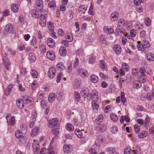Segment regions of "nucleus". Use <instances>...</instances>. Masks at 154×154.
Masks as SVG:
<instances>
[{
	"label": "nucleus",
	"mask_w": 154,
	"mask_h": 154,
	"mask_svg": "<svg viewBox=\"0 0 154 154\" xmlns=\"http://www.w3.org/2000/svg\"><path fill=\"white\" fill-rule=\"evenodd\" d=\"M58 122L57 118H53L49 121L48 127L50 128H55V127L59 128V124Z\"/></svg>",
	"instance_id": "nucleus-1"
},
{
	"label": "nucleus",
	"mask_w": 154,
	"mask_h": 154,
	"mask_svg": "<svg viewBox=\"0 0 154 154\" xmlns=\"http://www.w3.org/2000/svg\"><path fill=\"white\" fill-rule=\"evenodd\" d=\"M13 28V25L11 23H9L5 27L4 30V34L6 35H8L11 32Z\"/></svg>",
	"instance_id": "nucleus-2"
},
{
	"label": "nucleus",
	"mask_w": 154,
	"mask_h": 154,
	"mask_svg": "<svg viewBox=\"0 0 154 154\" xmlns=\"http://www.w3.org/2000/svg\"><path fill=\"white\" fill-rule=\"evenodd\" d=\"M56 72V70L55 68L51 67L48 72V75L50 78L52 79L55 77Z\"/></svg>",
	"instance_id": "nucleus-3"
},
{
	"label": "nucleus",
	"mask_w": 154,
	"mask_h": 154,
	"mask_svg": "<svg viewBox=\"0 0 154 154\" xmlns=\"http://www.w3.org/2000/svg\"><path fill=\"white\" fill-rule=\"evenodd\" d=\"M63 150L65 153H68L72 152L73 150V147L71 145L65 144L63 146Z\"/></svg>",
	"instance_id": "nucleus-4"
},
{
	"label": "nucleus",
	"mask_w": 154,
	"mask_h": 154,
	"mask_svg": "<svg viewBox=\"0 0 154 154\" xmlns=\"http://www.w3.org/2000/svg\"><path fill=\"white\" fill-rule=\"evenodd\" d=\"M46 55L48 58L51 60H53L55 59V54L52 51H48L47 52Z\"/></svg>",
	"instance_id": "nucleus-5"
},
{
	"label": "nucleus",
	"mask_w": 154,
	"mask_h": 154,
	"mask_svg": "<svg viewBox=\"0 0 154 154\" xmlns=\"http://www.w3.org/2000/svg\"><path fill=\"white\" fill-rule=\"evenodd\" d=\"M82 84L81 80L79 79H75L73 83V88L75 89H77L79 88Z\"/></svg>",
	"instance_id": "nucleus-6"
},
{
	"label": "nucleus",
	"mask_w": 154,
	"mask_h": 154,
	"mask_svg": "<svg viewBox=\"0 0 154 154\" xmlns=\"http://www.w3.org/2000/svg\"><path fill=\"white\" fill-rule=\"evenodd\" d=\"M46 21L45 16L41 14L40 16V24L42 27H45L46 25Z\"/></svg>",
	"instance_id": "nucleus-7"
},
{
	"label": "nucleus",
	"mask_w": 154,
	"mask_h": 154,
	"mask_svg": "<svg viewBox=\"0 0 154 154\" xmlns=\"http://www.w3.org/2000/svg\"><path fill=\"white\" fill-rule=\"evenodd\" d=\"M16 104L19 109H23L24 108V103L23 100L21 99H17L16 101Z\"/></svg>",
	"instance_id": "nucleus-8"
},
{
	"label": "nucleus",
	"mask_w": 154,
	"mask_h": 154,
	"mask_svg": "<svg viewBox=\"0 0 154 154\" xmlns=\"http://www.w3.org/2000/svg\"><path fill=\"white\" fill-rule=\"evenodd\" d=\"M80 75L82 77L85 78L88 76V73L86 70L83 69H80L79 70Z\"/></svg>",
	"instance_id": "nucleus-9"
},
{
	"label": "nucleus",
	"mask_w": 154,
	"mask_h": 154,
	"mask_svg": "<svg viewBox=\"0 0 154 154\" xmlns=\"http://www.w3.org/2000/svg\"><path fill=\"white\" fill-rule=\"evenodd\" d=\"M113 50L117 54H119L121 53V48L119 45H115L113 46Z\"/></svg>",
	"instance_id": "nucleus-10"
},
{
	"label": "nucleus",
	"mask_w": 154,
	"mask_h": 154,
	"mask_svg": "<svg viewBox=\"0 0 154 154\" xmlns=\"http://www.w3.org/2000/svg\"><path fill=\"white\" fill-rule=\"evenodd\" d=\"M119 14L117 12L112 13L110 16V19L112 21H116L118 18Z\"/></svg>",
	"instance_id": "nucleus-11"
},
{
	"label": "nucleus",
	"mask_w": 154,
	"mask_h": 154,
	"mask_svg": "<svg viewBox=\"0 0 154 154\" xmlns=\"http://www.w3.org/2000/svg\"><path fill=\"white\" fill-rule=\"evenodd\" d=\"M6 119L8 125H13L15 124L14 117H11L10 118H9V116L8 115L6 116Z\"/></svg>",
	"instance_id": "nucleus-12"
},
{
	"label": "nucleus",
	"mask_w": 154,
	"mask_h": 154,
	"mask_svg": "<svg viewBox=\"0 0 154 154\" xmlns=\"http://www.w3.org/2000/svg\"><path fill=\"white\" fill-rule=\"evenodd\" d=\"M87 10V8L84 5H80L78 9V11L80 14H84Z\"/></svg>",
	"instance_id": "nucleus-13"
},
{
	"label": "nucleus",
	"mask_w": 154,
	"mask_h": 154,
	"mask_svg": "<svg viewBox=\"0 0 154 154\" xmlns=\"http://www.w3.org/2000/svg\"><path fill=\"white\" fill-rule=\"evenodd\" d=\"M47 44L48 46L52 48L55 45V42L54 40L51 38H49L47 40Z\"/></svg>",
	"instance_id": "nucleus-14"
},
{
	"label": "nucleus",
	"mask_w": 154,
	"mask_h": 154,
	"mask_svg": "<svg viewBox=\"0 0 154 154\" xmlns=\"http://www.w3.org/2000/svg\"><path fill=\"white\" fill-rule=\"evenodd\" d=\"M125 31L126 30L124 28H119L117 27L116 30V33H117V35L119 34L122 36V35L125 34Z\"/></svg>",
	"instance_id": "nucleus-15"
},
{
	"label": "nucleus",
	"mask_w": 154,
	"mask_h": 154,
	"mask_svg": "<svg viewBox=\"0 0 154 154\" xmlns=\"http://www.w3.org/2000/svg\"><path fill=\"white\" fill-rule=\"evenodd\" d=\"M89 92V90L88 88L85 87H83L81 89V94L82 95L86 96Z\"/></svg>",
	"instance_id": "nucleus-16"
},
{
	"label": "nucleus",
	"mask_w": 154,
	"mask_h": 154,
	"mask_svg": "<svg viewBox=\"0 0 154 154\" xmlns=\"http://www.w3.org/2000/svg\"><path fill=\"white\" fill-rule=\"evenodd\" d=\"M59 53L62 56H65L66 53V47L63 46L61 47L59 50Z\"/></svg>",
	"instance_id": "nucleus-17"
},
{
	"label": "nucleus",
	"mask_w": 154,
	"mask_h": 154,
	"mask_svg": "<svg viewBox=\"0 0 154 154\" xmlns=\"http://www.w3.org/2000/svg\"><path fill=\"white\" fill-rule=\"evenodd\" d=\"M104 31L107 34L109 35L113 33L114 31L113 29L112 28H109L108 26H105L104 27Z\"/></svg>",
	"instance_id": "nucleus-18"
},
{
	"label": "nucleus",
	"mask_w": 154,
	"mask_h": 154,
	"mask_svg": "<svg viewBox=\"0 0 154 154\" xmlns=\"http://www.w3.org/2000/svg\"><path fill=\"white\" fill-rule=\"evenodd\" d=\"M146 58L149 61H153L154 60V54L152 53H148L147 55Z\"/></svg>",
	"instance_id": "nucleus-19"
},
{
	"label": "nucleus",
	"mask_w": 154,
	"mask_h": 154,
	"mask_svg": "<svg viewBox=\"0 0 154 154\" xmlns=\"http://www.w3.org/2000/svg\"><path fill=\"white\" fill-rule=\"evenodd\" d=\"M110 117L111 120L113 122H116L118 120L117 116L113 113L110 114Z\"/></svg>",
	"instance_id": "nucleus-20"
},
{
	"label": "nucleus",
	"mask_w": 154,
	"mask_h": 154,
	"mask_svg": "<svg viewBox=\"0 0 154 154\" xmlns=\"http://www.w3.org/2000/svg\"><path fill=\"white\" fill-rule=\"evenodd\" d=\"M150 46V44L149 43V42L147 41H143L141 43V46L142 48H143L144 49L145 48H147Z\"/></svg>",
	"instance_id": "nucleus-21"
},
{
	"label": "nucleus",
	"mask_w": 154,
	"mask_h": 154,
	"mask_svg": "<svg viewBox=\"0 0 154 154\" xmlns=\"http://www.w3.org/2000/svg\"><path fill=\"white\" fill-rule=\"evenodd\" d=\"M29 59L31 62H35L36 58L34 53H31L29 54Z\"/></svg>",
	"instance_id": "nucleus-22"
},
{
	"label": "nucleus",
	"mask_w": 154,
	"mask_h": 154,
	"mask_svg": "<svg viewBox=\"0 0 154 154\" xmlns=\"http://www.w3.org/2000/svg\"><path fill=\"white\" fill-rule=\"evenodd\" d=\"M99 65L100 68L103 70H105L106 69V65L105 62L103 60L99 61Z\"/></svg>",
	"instance_id": "nucleus-23"
},
{
	"label": "nucleus",
	"mask_w": 154,
	"mask_h": 154,
	"mask_svg": "<svg viewBox=\"0 0 154 154\" xmlns=\"http://www.w3.org/2000/svg\"><path fill=\"white\" fill-rule=\"evenodd\" d=\"M147 132L146 131H143L140 132L138 135V137L140 138H143L146 137Z\"/></svg>",
	"instance_id": "nucleus-24"
},
{
	"label": "nucleus",
	"mask_w": 154,
	"mask_h": 154,
	"mask_svg": "<svg viewBox=\"0 0 154 154\" xmlns=\"http://www.w3.org/2000/svg\"><path fill=\"white\" fill-rule=\"evenodd\" d=\"M91 80L92 82L96 83L98 81V78L95 75L93 74L91 76Z\"/></svg>",
	"instance_id": "nucleus-25"
},
{
	"label": "nucleus",
	"mask_w": 154,
	"mask_h": 154,
	"mask_svg": "<svg viewBox=\"0 0 154 154\" xmlns=\"http://www.w3.org/2000/svg\"><path fill=\"white\" fill-rule=\"evenodd\" d=\"M39 128L38 127H35L33 128L32 131L31 132V134L32 136H35L37 134V133L39 131Z\"/></svg>",
	"instance_id": "nucleus-26"
},
{
	"label": "nucleus",
	"mask_w": 154,
	"mask_h": 154,
	"mask_svg": "<svg viewBox=\"0 0 154 154\" xmlns=\"http://www.w3.org/2000/svg\"><path fill=\"white\" fill-rule=\"evenodd\" d=\"M106 127L105 125H101L99 127L97 128V130H98L99 132H103L106 130Z\"/></svg>",
	"instance_id": "nucleus-27"
},
{
	"label": "nucleus",
	"mask_w": 154,
	"mask_h": 154,
	"mask_svg": "<svg viewBox=\"0 0 154 154\" xmlns=\"http://www.w3.org/2000/svg\"><path fill=\"white\" fill-rule=\"evenodd\" d=\"M142 86L141 82L140 81H135L134 82V87L136 88H140Z\"/></svg>",
	"instance_id": "nucleus-28"
},
{
	"label": "nucleus",
	"mask_w": 154,
	"mask_h": 154,
	"mask_svg": "<svg viewBox=\"0 0 154 154\" xmlns=\"http://www.w3.org/2000/svg\"><path fill=\"white\" fill-rule=\"evenodd\" d=\"M74 133L79 138H81L82 137V132L79 129H76L75 130Z\"/></svg>",
	"instance_id": "nucleus-29"
},
{
	"label": "nucleus",
	"mask_w": 154,
	"mask_h": 154,
	"mask_svg": "<svg viewBox=\"0 0 154 154\" xmlns=\"http://www.w3.org/2000/svg\"><path fill=\"white\" fill-rule=\"evenodd\" d=\"M66 128L69 131H72L74 129L73 125L71 123H68L66 124Z\"/></svg>",
	"instance_id": "nucleus-30"
},
{
	"label": "nucleus",
	"mask_w": 154,
	"mask_h": 154,
	"mask_svg": "<svg viewBox=\"0 0 154 154\" xmlns=\"http://www.w3.org/2000/svg\"><path fill=\"white\" fill-rule=\"evenodd\" d=\"M39 48L40 52L42 54H44L46 52V48L45 45L43 44L40 45Z\"/></svg>",
	"instance_id": "nucleus-31"
},
{
	"label": "nucleus",
	"mask_w": 154,
	"mask_h": 154,
	"mask_svg": "<svg viewBox=\"0 0 154 154\" xmlns=\"http://www.w3.org/2000/svg\"><path fill=\"white\" fill-rule=\"evenodd\" d=\"M97 140L100 143H103L105 141L106 139L103 136H98Z\"/></svg>",
	"instance_id": "nucleus-32"
},
{
	"label": "nucleus",
	"mask_w": 154,
	"mask_h": 154,
	"mask_svg": "<svg viewBox=\"0 0 154 154\" xmlns=\"http://www.w3.org/2000/svg\"><path fill=\"white\" fill-rule=\"evenodd\" d=\"M57 67L62 71L65 69V67L63 62H60L57 65Z\"/></svg>",
	"instance_id": "nucleus-33"
},
{
	"label": "nucleus",
	"mask_w": 154,
	"mask_h": 154,
	"mask_svg": "<svg viewBox=\"0 0 154 154\" xmlns=\"http://www.w3.org/2000/svg\"><path fill=\"white\" fill-rule=\"evenodd\" d=\"M103 117L102 115H99L96 119V123L97 124H100L103 120Z\"/></svg>",
	"instance_id": "nucleus-34"
},
{
	"label": "nucleus",
	"mask_w": 154,
	"mask_h": 154,
	"mask_svg": "<svg viewBox=\"0 0 154 154\" xmlns=\"http://www.w3.org/2000/svg\"><path fill=\"white\" fill-rule=\"evenodd\" d=\"M55 94L52 93L49 94L48 97V101L50 103L52 102L55 98Z\"/></svg>",
	"instance_id": "nucleus-35"
},
{
	"label": "nucleus",
	"mask_w": 154,
	"mask_h": 154,
	"mask_svg": "<svg viewBox=\"0 0 154 154\" xmlns=\"http://www.w3.org/2000/svg\"><path fill=\"white\" fill-rule=\"evenodd\" d=\"M125 21L122 19H120L118 22V25L117 27L121 28L125 24Z\"/></svg>",
	"instance_id": "nucleus-36"
},
{
	"label": "nucleus",
	"mask_w": 154,
	"mask_h": 154,
	"mask_svg": "<svg viewBox=\"0 0 154 154\" xmlns=\"http://www.w3.org/2000/svg\"><path fill=\"white\" fill-rule=\"evenodd\" d=\"M11 10L14 12H17L18 11L17 5L16 4H12L11 6Z\"/></svg>",
	"instance_id": "nucleus-37"
},
{
	"label": "nucleus",
	"mask_w": 154,
	"mask_h": 154,
	"mask_svg": "<svg viewBox=\"0 0 154 154\" xmlns=\"http://www.w3.org/2000/svg\"><path fill=\"white\" fill-rule=\"evenodd\" d=\"M43 2L42 0H37L36 2V5L38 9H40L42 8L43 6Z\"/></svg>",
	"instance_id": "nucleus-38"
},
{
	"label": "nucleus",
	"mask_w": 154,
	"mask_h": 154,
	"mask_svg": "<svg viewBox=\"0 0 154 154\" xmlns=\"http://www.w3.org/2000/svg\"><path fill=\"white\" fill-rule=\"evenodd\" d=\"M49 8H52V9H54L55 8L56 6V4L54 1H52L50 2L48 5Z\"/></svg>",
	"instance_id": "nucleus-39"
},
{
	"label": "nucleus",
	"mask_w": 154,
	"mask_h": 154,
	"mask_svg": "<svg viewBox=\"0 0 154 154\" xmlns=\"http://www.w3.org/2000/svg\"><path fill=\"white\" fill-rule=\"evenodd\" d=\"M23 135V134L22 131H17L15 133L16 137L20 139L22 137Z\"/></svg>",
	"instance_id": "nucleus-40"
},
{
	"label": "nucleus",
	"mask_w": 154,
	"mask_h": 154,
	"mask_svg": "<svg viewBox=\"0 0 154 154\" xmlns=\"http://www.w3.org/2000/svg\"><path fill=\"white\" fill-rule=\"evenodd\" d=\"M31 74L32 77L34 78H37L38 76V72L35 70H32L31 71Z\"/></svg>",
	"instance_id": "nucleus-41"
},
{
	"label": "nucleus",
	"mask_w": 154,
	"mask_h": 154,
	"mask_svg": "<svg viewBox=\"0 0 154 154\" xmlns=\"http://www.w3.org/2000/svg\"><path fill=\"white\" fill-rule=\"evenodd\" d=\"M92 106L94 109H95L96 110H97L99 105L97 101H93L92 103Z\"/></svg>",
	"instance_id": "nucleus-42"
},
{
	"label": "nucleus",
	"mask_w": 154,
	"mask_h": 154,
	"mask_svg": "<svg viewBox=\"0 0 154 154\" xmlns=\"http://www.w3.org/2000/svg\"><path fill=\"white\" fill-rule=\"evenodd\" d=\"M122 68L125 71H128L129 69V66L126 63H123L122 64Z\"/></svg>",
	"instance_id": "nucleus-43"
},
{
	"label": "nucleus",
	"mask_w": 154,
	"mask_h": 154,
	"mask_svg": "<svg viewBox=\"0 0 154 154\" xmlns=\"http://www.w3.org/2000/svg\"><path fill=\"white\" fill-rule=\"evenodd\" d=\"M74 97L76 100L77 101H79L81 96L79 92L78 91L75 92Z\"/></svg>",
	"instance_id": "nucleus-44"
},
{
	"label": "nucleus",
	"mask_w": 154,
	"mask_h": 154,
	"mask_svg": "<svg viewBox=\"0 0 154 154\" xmlns=\"http://www.w3.org/2000/svg\"><path fill=\"white\" fill-rule=\"evenodd\" d=\"M66 39L68 40L69 42H72L73 40V38L72 35L71 34H68L66 37Z\"/></svg>",
	"instance_id": "nucleus-45"
},
{
	"label": "nucleus",
	"mask_w": 154,
	"mask_h": 154,
	"mask_svg": "<svg viewBox=\"0 0 154 154\" xmlns=\"http://www.w3.org/2000/svg\"><path fill=\"white\" fill-rule=\"evenodd\" d=\"M144 22L146 26H149L150 25L151 20L149 17L145 18L144 19Z\"/></svg>",
	"instance_id": "nucleus-46"
},
{
	"label": "nucleus",
	"mask_w": 154,
	"mask_h": 154,
	"mask_svg": "<svg viewBox=\"0 0 154 154\" xmlns=\"http://www.w3.org/2000/svg\"><path fill=\"white\" fill-rule=\"evenodd\" d=\"M100 37L101 42L103 44H106L107 42H106V41L103 35H100Z\"/></svg>",
	"instance_id": "nucleus-47"
},
{
	"label": "nucleus",
	"mask_w": 154,
	"mask_h": 154,
	"mask_svg": "<svg viewBox=\"0 0 154 154\" xmlns=\"http://www.w3.org/2000/svg\"><path fill=\"white\" fill-rule=\"evenodd\" d=\"M146 71L145 69L143 67H141L140 69V72L143 76H145L146 75L145 73L146 72Z\"/></svg>",
	"instance_id": "nucleus-48"
},
{
	"label": "nucleus",
	"mask_w": 154,
	"mask_h": 154,
	"mask_svg": "<svg viewBox=\"0 0 154 154\" xmlns=\"http://www.w3.org/2000/svg\"><path fill=\"white\" fill-rule=\"evenodd\" d=\"M132 152L134 154H140V149L139 147H137L136 148V150H132Z\"/></svg>",
	"instance_id": "nucleus-49"
},
{
	"label": "nucleus",
	"mask_w": 154,
	"mask_h": 154,
	"mask_svg": "<svg viewBox=\"0 0 154 154\" xmlns=\"http://www.w3.org/2000/svg\"><path fill=\"white\" fill-rule=\"evenodd\" d=\"M62 73L61 72H59L57 77V83H59L61 80V78L62 77Z\"/></svg>",
	"instance_id": "nucleus-50"
},
{
	"label": "nucleus",
	"mask_w": 154,
	"mask_h": 154,
	"mask_svg": "<svg viewBox=\"0 0 154 154\" xmlns=\"http://www.w3.org/2000/svg\"><path fill=\"white\" fill-rule=\"evenodd\" d=\"M33 149L34 152L38 151L39 149V146L37 144L36 145L35 144H33L32 145Z\"/></svg>",
	"instance_id": "nucleus-51"
},
{
	"label": "nucleus",
	"mask_w": 154,
	"mask_h": 154,
	"mask_svg": "<svg viewBox=\"0 0 154 154\" xmlns=\"http://www.w3.org/2000/svg\"><path fill=\"white\" fill-rule=\"evenodd\" d=\"M72 123L76 127L80 125L79 122L76 119H74L72 121Z\"/></svg>",
	"instance_id": "nucleus-52"
},
{
	"label": "nucleus",
	"mask_w": 154,
	"mask_h": 154,
	"mask_svg": "<svg viewBox=\"0 0 154 154\" xmlns=\"http://www.w3.org/2000/svg\"><path fill=\"white\" fill-rule=\"evenodd\" d=\"M37 116V113L35 112H33L32 113V116L31 117L32 120L35 121Z\"/></svg>",
	"instance_id": "nucleus-53"
},
{
	"label": "nucleus",
	"mask_w": 154,
	"mask_h": 154,
	"mask_svg": "<svg viewBox=\"0 0 154 154\" xmlns=\"http://www.w3.org/2000/svg\"><path fill=\"white\" fill-rule=\"evenodd\" d=\"M137 43L138 45L137 46V47L138 49L140 51H142L144 49L143 48H142L141 46V42L140 41L137 42Z\"/></svg>",
	"instance_id": "nucleus-54"
},
{
	"label": "nucleus",
	"mask_w": 154,
	"mask_h": 154,
	"mask_svg": "<svg viewBox=\"0 0 154 154\" xmlns=\"http://www.w3.org/2000/svg\"><path fill=\"white\" fill-rule=\"evenodd\" d=\"M146 35V32L144 30H142L140 33V36L141 38H143Z\"/></svg>",
	"instance_id": "nucleus-55"
},
{
	"label": "nucleus",
	"mask_w": 154,
	"mask_h": 154,
	"mask_svg": "<svg viewBox=\"0 0 154 154\" xmlns=\"http://www.w3.org/2000/svg\"><path fill=\"white\" fill-rule=\"evenodd\" d=\"M59 128H57V127L54 128V129L53 130V132L54 135L58 134L59 133Z\"/></svg>",
	"instance_id": "nucleus-56"
},
{
	"label": "nucleus",
	"mask_w": 154,
	"mask_h": 154,
	"mask_svg": "<svg viewBox=\"0 0 154 154\" xmlns=\"http://www.w3.org/2000/svg\"><path fill=\"white\" fill-rule=\"evenodd\" d=\"M106 151L108 152H112L114 151H115L116 150L114 148L110 147H108L106 149Z\"/></svg>",
	"instance_id": "nucleus-57"
},
{
	"label": "nucleus",
	"mask_w": 154,
	"mask_h": 154,
	"mask_svg": "<svg viewBox=\"0 0 154 154\" xmlns=\"http://www.w3.org/2000/svg\"><path fill=\"white\" fill-rule=\"evenodd\" d=\"M32 15L33 17L38 18V12H37L36 10H34L32 12Z\"/></svg>",
	"instance_id": "nucleus-58"
},
{
	"label": "nucleus",
	"mask_w": 154,
	"mask_h": 154,
	"mask_svg": "<svg viewBox=\"0 0 154 154\" xmlns=\"http://www.w3.org/2000/svg\"><path fill=\"white\" fill-rule=\"evenodd\" d=\"M37 39L35 37H33L31 42V45L33 46H34L35 45Z\"/></svg>",
	"instance_id": "nucleus-59"
},
{
	"label": "nucleus",
	"mask_w": 154,
	"mask_h": 154,
	"mask_svg": "<svg viewBox=\"0 0 154 154\" xmlns=\"http://www.w3.org/2000/svg\"><path fill=\"white\" fill-rule=\"evenodd\" d=\"M134 128L135 132L138 133L140 131V128L137 124H135L134 125Z\"/></svg>",
	"instance_id": "nucleus-60"
},
{
	"label": "nucleus",
	"mask_w": 154,
	"mask_h": 154,
	"mask_svg": "<svg viewBox=\"0 0 154 154\" xmlns=\"http://www.w3.org/2000/svg\"><path fill=\"white\" fill-rule=\"evenodd\" d=\"M10 62L8 60H6L5 62V65L7 70H8L9 69V68L10 66Z\"/></svg>",
	"instance_id": "nucleus-61"
},
{
	"label": "nucleus",
	"mask_w": 154,
	"mask_h": 154,
	"mask_svg": "<svg viewBox=\"0 0 154 154\" xmlns=\"http://www.w3.org/2000/svg\"><path fill=\"white\" fill-rule=\"evenodd\" d=\"M150 119L148 117H146L144 121L145 125L147 127L149 122Z\"/></svg>",
	"instance_id": "nucleus-62"
},
{
	"label": "nucleus",
	"mask_w": 154,
	"mask_h": 154,
	"mask_svg": "<svg viewBox=\"0 0 154 154\" xmlns=\"http://www.w3.org/2000/svg\"><path fill=\"white\" fill-rule=\"evenodd\" d=\"M131 152V150L129 148L125 149L124 151V154H130Z\"/></svg>",
	"instance_id": "nucleus-63"
},
{
	"label": "nucleus",
	"mask_w": 154,
	"mask_h": 154,
	"mask_svg": "<svg viewBox=\"0 0 154 154\" xmlns=\"http://www.w3.org/2000/svg\"><path fill=\"white\" fill-rule=\"evenodd\" d=\"M150 133L151 134H153L152 135V137L154 138V126L151 127L149 129Z\"/></svg>",
	"instance_id": "nucleus-64"
}]
</instances>
